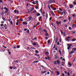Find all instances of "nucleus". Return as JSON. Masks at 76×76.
Segmentation results:
<instances>
[{
  "label": "nucleus",
  "mask_w": 76,
  "mask_h": 76,
  "mask_svg": "<svg viewBox=\"0 0 76 76\" xmlns=\"http://www.w3.org/2000/svg\"><path fill=\"white\" fill-rule=\"evenodd\" d=\"M1 23H4V21H2L1 22Z\"/></svg>",
  "instance_id": "56"
},
{
  "label": "nucleus",
  "mask_w": 76,
  "mask_h": 76,
  "mask_svg": "<svg viewBox=\"0 0 76 76\" xmlns=\"http://www.w3.org/2000/svg\"><path fill=\"white\" fill-rule=\"evenodd\" d=\"M56 62L58 64H60V61H59V60H57L56 61Z\"/></svg>",
  "instance_id": "12"
},
{
  "label": "nucleus",
  "mask_w": 76,
  "mask_h": 76,
  "mask_svg": "<svg viewBox=\"0 0 76 76\" xmlns=\"http://www.w3.org/2000/svg\"><path fill=\"white\" fill-rule=\"evenodd\" d=\"M73 4H74L75 5H76V2H74L73 3Z\"/></svg>",
  "instance_id": "50"
},
{
  "label": "nucleus",
  "mask_w": 76,
  "mask_h": 76,
  "mask_svg": "<svg viewBox=\"0 0 76 76\" xmlns=\"http://www.w3.org/2000/svg\"><path fill=\"white\" fill-rule=\"evenodd\" d=\"M54 64H57V62H56V61H55L54 62Z\"/></svg>",
  "instance_id": "45"
},
{
  "label": "nucleus",
  "mask_w": 76,
  "mask_h": 76,
  "mask_svg": "<svg viewBox=\"0 0 76 76\" xmlns=\"http://www.w3.org/2000/svg\"><path fill=\"white\" fill-rule=\"evenodd\" d=\"M41 19H42L41 17H40L39 18V20H41Z\"/></svg>",
  "instance_id": "64"
},
{
  "label": "nucleus",
  "mask_w": 76,
  "mask_h": 76,
  "mask_svg": "<svg viewBox=\"0 0 76 76\" xmlns=\"http://www.w3.org/2000/svg\"><path fill=\"white\" fill-rule=\"evenodd\" d=\"M40 66L42 67H43V68H45V67L43 66V65H41Z\"/></svg>",
  "instance_id": "53"
},
{
  "label": "nucleus",
  "mask_w": 76,
  "mask_h": 76,
  "mask_svg": "<svg viewBox=\"0 0 76 76\" xmlns=\"http://www.w3.org/2000/svg\"><path fill=\"white\" fill-rule=\"evenodd\" d=\"M52 9L53 10H56V8L54 7H53Z\"/></svg>",
  "instance_id": "23"
},
{
  "label": "nucleus",
  "mask_w": 76,
  "mask_h": 76,
  "mask_svg": "<svg viewBox=\"0 0 76 76\" xmlns=\"http://www.w3.org/2000/svg\"><path fill=\"white\" fill-rule=\"evenodd\" d=\"M57 11L58 13H61V12H60V11H59V10H57Z\"/></svg>",
  "instance_id": "40"
},
{
  "label": "nucleus",
  "mask_w": 76,
  "mask_h": 76,
  "mask_svg": "<svg viewBox=\"0 0 76 76\" xmlns=\"http://www.w3.org/2000/svg\"><path fill=\"white\" fill-rule=\"evenodd\" d=\"M59 53H60V55H61V50H59Z\"/></svg>",
  "instance_id": "28"
},
{
  "label": "nucleus",
  "mask_w": 76,
  "mask_h": 76,
  "mask_svg": "<svg viewBox=\"0 0 76 76\" xmlns=\"http://www.w3.org/2000/svg\"><path fill=\"white\" fill-rule=\"evenodd\" d=\"M69 38L68 37H66V41H68V40H69Z\"/></svg>",
  "instance_id": "38"
},
{
  "label": "nucleus",
  "mask_w": 76,
  "mask_h": 76,
  "mask_svg": "<svg viewBox=\"0 0 76 76\" xmlns=\"http://www.w3.org/2000/svg\"><path fill=\"white\" fill-rule=\"evenodd\" d=\"M75 52L72 50V51L70 52V54H73Z\"/></svg>",
  "instance_id": "7"
},
{
  "label": "nucleus",
  "mask_w": 76,
  "mask_h": 76,
  "mask_svg": "<svg viewBox=\"0 0 76 76\" xmlns=\"http://www.w3.org/2000/svg\"><path fill=\"white\" fill-rule=\"evenodd\" d=\"M40 15H40V14H39V13H37V16H40Z\"/></svg>",
  "instance_id": "29"
},
{
  "label": "nucleus",
  "mask_w": 76,
  "mask_h": 76,
  "mask_svg": "<svg viewBox=\"0 0 76 76\" xmlns=\"http://www.w3.org/2000/svg\"><path fill=\"white\" fill-rule=\"evenodd\" d=\"M8 11H5V13H7V15H8Z\"/></svg>",
  "instance_id": "21"
},
{
  "label": "nucleus",
  "mask_w": 76,
  "mask_h": 76,
  "mask_svg": "<svg viewBox=\"0 0 76 76\" xmlns=\"http://www.w3.org/2000/svg\"><path fill=\"white\" fill-rule=\"evenodd\" d=\"M37 11H36V10H35L33 12V13H37Z\"/></svg>",
  "instance_id": "26"
},
{
  "label": "nucleus",
  "mask_w": 76,
  "mask_h": 76,
  "mask_svg": "<svg viewBox=\"0 0 76 76\" xmlns=\"http://www.w3.org/2000/svg\"><path fill=\"white\" fill-rule=\"evenodd\" d=\"M58 56H56V57H55V59H58Z\"/></svg>",
  "instance_id": "25"
},
{
  "label": "nucleus",
  "mask_w": 76,
  "mask_h": 76,
  "mask_svg": "<svg viewBox=\"0 0 76 76\" xmlns=\"http://www.w3.org/2000/svg\"><path fill=\"white\" fill-rule=\"evenodd\" d=\"M75 41H76V39L75 38H73L72 39V41L73 42Z\"/></svg>",
  "instance_id": "17"
},
{
  "label": "nucleus",
  "mask_w": 76,
  "mask_h": 76,
  "mask_svg": "<svg viewBox=\"0 0 76 76\" xmlns=\"http://www.w3.org/2000/svg\"><path fill=\"white\" fill-rule=\"evenodd\" d=\"M28 21H30V20H31V19H32L31 18V17H28Z\"/></svg>",
  "instance_id": "13"
},
{
  "label": "nucleus",
  "mask_w": 76,
  "mask_h": 76,
  "mask_svg": "<svg viewBox=\"0 0 76 76\" xmlns=\"http://www.w3.org/2000/svg\"><path fill=\"white\" fill-rule=\"evenodd\" d=\"M10 23L12 25L13 24V22H12V21H10Z\"/></svg>",
  "instance_id": "60"
},
{
  "label": "nucleus",
  "mask_w": 76,
  "mask_h": 76,
  "mask_svg": "<svg viewBox=\"0 0 76 76\" xmlns=\"http://www.w3.org/2000/svg\"><path fill=\"white\" fill-rule=\"evenodd\" d=\"M19 12L18 11H17L16 13H17V14H18V13H19Z\"/></svg>",
  "instance_id": "59"
},
{
  "label": "nucleus",
  "mask_w": 76,
  "mask_h": 76,
  "mask_svg": "<svg viewBox=\"0 0 76 76\" xmlns=\"http://www.w3.org/2000/svg\"><path fill=\"white\" fill-rule=\"evenodd\" d=\"M70 18H71V17H70L69 16V18H68V19L69 21H70L71 20V19H70Z\"/></svg>",
  "instance_id": "34"
},
{
  "label": "nucleus",
  "mask_w": 76,
  "mask_h": 76,
  "mask_svg": "<svg viewBox=\"0 0 76 76\" xmlns=\"http://www.w3.org/2000/svg\"><path fill=\"white\" fill-rule=\"evenodd\" d=\"M67 75H68V76H70V73L69 72H67Z\"/></svg>",
  "instance_id": "44"
},
{
  "label": "nucleus",
  "mask_w": 76,
  "mask_h": 76,
  "mask_svg": "<svg viewBox=\"0 0 76 76\" xmlns=\"http://www.w3.org/2000/svg\"><path fill=\"white\" fill-rule=\"evenodd\" d=\"M30 48L31 49H34L35 50V48L32 47H31Z\"/></svg>",
  "instance_id": "51"
},
{
  "label": "nucleus",
  "mask_w": 76,
  "mask_h": 76,
  "mask_svg": "<svg viewBox=\"0 0 76 76\" xmlns=\"http://www.w3.org/2000/svg\"><path fill=\"white\" fill-rule=\"evenodd\" d=\"M4 26V24H1V26Z\"/></svg>",
  "instance_id": "49"
},
{
  "label": "nucleus",
  "mask_w": 76,
  "mask_h": 76,
  "mask_svg": "<svg viewBox=\"0 0 76 76\" xmlns=\"http://www.w3.org/2000/svg\"><path fill=\"white\" fill-rule=\"evenodd\" d=\"M17 11H16V10H15L14 11V13H16V12H17Z\"/></svg>",
  "instance_id": "47"
},
{
  "label": "nucleus",
  "mask_w": 76,
  "mask_h": 76,
  "mask_svg": "<svg viewBox=\"0 0 76 76\" xmlns=\"http://www.w3.org/2000/svg\"><path fill=\"white\" fill-rule=\"evenodd\" d=\"M61 18H63V17L60 16V17H59L58 18V19H61Z\"/></svg>",
  "instance_id": "32"
},
{
  "label": "nucleus",
  "mask_w": 76,
  "mask_h": 76,
  "mask_svg": "<svg viewBox=\"0 0 76 76\" xmlns=\"http://www.w3.org/2000/svg\"><path fill=\"white\" fill-rule=\"evenodd\" d=\"M36 26H33V29H35V27H36Z\"/></svg>",
  "instance_id": "63"
},
{
  "label": "nucleus",
  "mask_w": 76,
  "mask_h": 76,
  "mask_svg": "<svg viewBox=\"0 0 76 76\" xmlns=\"http://www.w3.org/2000/svg\"><path fill=\"white\" fill-rule=\"evenodd\" d=\"M19 25V23H18V22H17L16 23V25Z\"/></svg>",
  "instance_id": "52"
},
{
  "label": "nucleus",
  "mask_w": 76,
  "mask_h": 76,
  "mask_svg": "<svg viewBox=\"0 0 76 76\" xmlns=\"http://www.w3.org/2000/svg\"><path fill=\"white\" fill-rule=\"evenodd\" d=\"M50 40H48V44H50Z\"/></svg>",
  "instance_id": "41"
},
{
  "label": "nucleus",
  "mask_w": 76,
  "mask_h": 76,
  "mask_svg": "<svg viewBox=\"0 0 76 76\" xmlns=\"http://www.w3.org/2000/svg\"><path fill=\"white\" fill-rule=\"evenodd\" d=\"M20 21H23V19H22V18H20Z\"/></svg>",
  "instance_id": "42"
},
{
  "label": "nucleus",
  "mask_w": 76,
  "mask_h": 76,
  "mask_svg": "<svg viewBox=\"0 0 76 76\" xmlns=\"http://www.w3.org/2000/svg\"><path fill=\"white\" fill-rule=\"evenodd\" d=\"M69 7L70 9H72V8H73V5H72L70 4L69 5Z\"/></svg>",
  "instance_id": "15"
},
{
  "label": "nucleus",
  "mask_w": 76,
  "mask_h": 76,
  "mask_svg": "<svg viewBox=\"0 0 76 76\" xmlns=\"http://www.w3.org/2000/svg\"><path fill=\"white\" fill-rule=\"evenodd\" d=\"M32 3L34 4H36V3H35V1H33V2H32Z\"/></svg>",
  "instance_id": "35"
},
{
  "label": "nucleus",
  "mask_w": 76,
  "mask_h": 76,
  "mask_svg": "<svg viewBox=\"0 0 76 76\" xmlns=\"http://www.w3.org/2000/svg\"><path fill=\"white\" fill-rule=\"evenodd\" d=\"M38 62H39V61H34V62H33V63H38Z\"/></svg>",
  "instance_id": "22"
},
{
  "label": "nucleus",
  "mask_w": 76,
  "mask_h": 76,
  "mask_svg": "<svg viewBox=\"0 0 76 76\" xmlns=\"http://www.w3.org/2000/svg\"><path fill=\"white\" fill-rule=\"evenodd\" d=\"M71 47H68L67 48V49L68 50H69V49H70V48Z\"/></svg>",
  "instance_id": "48"
},
{
  "label": "nucleus",
  "mask_w": 76,
  "mask_h": 76,
  "mask_svg": "<svg viewBox=\"0 0 76 76\" xmlns=\"http://www.w3.org/2000/svg\"><path fill=\"white\" fill-rule=\"evenodd\" d=\"M69 30H72V28L71 27H69Z\"/></svg>",
  "instance_id": "46"
},
{
  "label": "nucleus",
  "mask_w": 76,
  "mask_h": 76,
  "mask_svg": "<svg viewBox=\"0 0 76 76\" xmlns=\"http://www.w3.org/2000/svg\"><path fill=\"white\" fill-rule=\"evenodd\" d=\"M27 32L29 34V29H28L27 31Z\"/></svg>",
  "instance_id": "36"
},
{
  "label": "nucleus",
  "mask_w": 76,
  "mask_h": 76,
  "mask_svg": "<svg viewBox=\"0 0 76 76\" xmlns=\"http://www.w3.org/2000/svg\"><path fill=\"white\" fill-rule=\"evenodd\" d=\"M2 19L4 21H5V22L6 21V19H5L4 18H2Z\"/></svg>",
  "instance_id": "18"
},
{
  "label": "nucleus",
  "mask_w": 76,
  "mask_h": 76,
  "mask_svg": "<svg viewBox=\"0 0 76 76\" xmlns=\"http://www.w3.org/2000/svg\"><path fill=\"white\" fill-rule=\"evenodd\" d=\"M66 21H67V20H64V22H66Z\"/></svg>",
  "instance_id": "62"
},
{
  "label": "nucleus",
  "mask_w": 76,
  "mask_h": 76,
  "mask_svg": "<svg viewBox=\"0 0 76 76\" xmlns=\"http://www.w3.org/2000/svg\"><path fill=\"white\" fill-rule=\"evenodd\" d=\"M4 9L5 10H6V11H8L9 10V9L7 8L6 7H4Z\"/></svg>",
  "instance_id": "11"
},
{
  "label": "nucleus",
  "mask_w": 76,
  "mask_h": 76,
  "mask_svg": "<svg viewBox=\"0 0 76 76\" xmlns=\"http://www.w3.org/2000/svg\"><path fill=\"white\" fill-rule=\"evenodd\" d=\"M45 36L47 37V36H48V33L46 32V33L45 34Z\"/></svg>",
  "instance_id": "20"
},
{
  "label": "nucleus",
  "mask_w": 76,
  "mask_h": 76,
  "mask_svg": "<svg viewBox=\"0 0 76 76\" xmlns=\"http://www.w3.org/2000/svg\"><path fill=\"white\" fill-rule=\"evenodd\" d=\"M0 3H3V1L0 0Z\"/></svg>",
  "instance_id": "61"
},
{
  "label": "nucleus",
  "mask_w": 76,
  "mask_h": 76,
  "mask_svg": "<svg viewBox=\"0 0 76 76\" xmlns=\"http://www.w3.org/2000/svg\"><path fill=\"white\" fill-rule=\"evenodd\" d=\"M45 54H46V55H47L48 54H49V53L47 52H45Z\"/></svg>",
  "instance_id": "16"
},
{
  "label": "nucleus",
  "mask_w": 76,
  "mask_h": 76,
  "mask_svg": "<svg viewBox=\"0 0 76 76\" xmlns=\"http://www.w3.org/2000/svg\"><path fill=\"white\" fill-rule=\"evenodd\" d=\"M48 7L49 9L50 10H51V8H50V5H48Z\"/></svg>",
  "instance_id": "58"
},
{
  "label": "nucleus",
  "mask_w": 76,
  "mask_h": 76,
  "mask_svg": "<svg viewBox=\"0 0 76 76\" xmlns=\"http://www.w3.org/2000/svg\"><path fill=\"white\" fill-rule=\"evenodd\" d=\"M59 44H60V43L59 42H58L57 43V45H59Z\"/></svg>",
  "instance_id": "54"
},
{
  "label": "nucleus",
  "mask_w": 76,
  "mask_h": 76,
  "mask_svg": "<svg viewBox=\"0 0 76 76\" xmlns=\"http://www.w3.org/2000/svg\"><path fill=\"white\" fill-rule=\"evenodd\" d=\"M39 23H40L38 22L36 24V26H38V25H39Z\"/></svg>",
  "instance_id": "27"
},
{
  "label": "nucleus",
  "mask_w": 76,
  "mask_h": 76,
  "mask_svg": "<svg viewBox=\"0 0 76 76\" xmlns=\"http://www.w3.org/2000/svg\"><path fill=\"white\" fill-rule=\"evenodd\" d=\"M72 28H75V27H76V24H74L72 26Z\"/></svg>",
  "instance_id": "5"
},
{
  "label": "nucleus",
  "mask_w": 76,
  "mask_h": 76,
  "mask_svg": "<svg viewBox=\"0 0 76 76\" xmlns=\"http://www.w3.org/2000/svg\"><path fill=\"white\" fill-rule=\"evenodd\" d=\"M47 72V71H42L41 73H42L44 74V73H45Z\"/></svg>",
  "instance_id": "9"
},
{
  "label": "nucleus",
  "mask_w": 76,
  "mask_h": 76,
  "mask_svg": "<svg viewBox=\"0 0 76 76\" xmlns=\"http://www.w3.org/2000/svg\"><path fill=\"white\" fill-rule=\"evenodd\" d=\"M17 48H20V46H19V45H18L17 46Z\"/></svg>",
  "instance_id": "37"
},
{
  "label": "nucleus",
  "mask_w": 76,
  "mask_h": 76,
  "mask_svg": "<svg viewBox=\"0 0 76 76\" xmlns=\"http://www.w3.org/2000/svg\"><path fill=\"white\" fill-rule=\"evenodd\" d=\"M35 53H39V52L37 50H35Z\"/></svg>",
  "instance_id": "24"
},
{
  "label": "nucleus",
  "mask_w": 76,
  "mask_h": 76,
  "mask_svg": "<svg viewBox=\"0 0 76 76\" xmlns=\"http://www.w3.org/2000/svg\"><path fill=\"white\" fill-rule=\"evenodd\" d=\"M68 64L69 67H71L72 66V64H71L70 62H69Z\"/></svg>",
  "instance_id": "2"
},
{
  "label": "nucleus",
  "mask_w": 76,
  "mask_h": 76,
  "mask_svg": "<svg viewBox=\"0 0 76 76\" xmlns=\"http://www.w3.org/2000/svg\"><path fill=\"white\" fill-rule=\"evenodd\" d=\"M37 42H34L33 43V45L35 46L37 45Z\"/></svg>",
  "instance_id": "6"
},
{
  "label": "nucleus",
  "mask_w": 76,
  "mask_h": 76,
  "mask_svg": "<svg viewBox=\"0 0 76 76\" xmlns=\"http://www.w3.org/2000/svg\"><path fill=\"white\" fill-rule=\"evenodd\" d=\"M59 10L60 11V12H62V11H63V10H62V9H61L60 8H59Z\"/></svg>",
  "instance_id": "33"
},
{
  "label": "nucleus",
  "mask_w": 76,
  "mask_h": 76,
  "mask_svg": "<svg viewBox=\"0 0 76 76\" xmlns=\"http://www.w3.org/2000/svg\"><path fill=\"white\" fill-rule=\"evenodd\" d=\"M22 24L23 25H27V24H28V22H26V21H24L22 23Z\"/></svg>",
  "instance_id": "1"
},
{
  "label": "nucleus",
  "mask_w": 76,
  "mask_h": 76,
  "mask_svg": "<svg viewBox=\"0 0 76 76\" xmlns=\"http://www.w3.org/2000/svg\"><path fill=\"white\" fill-rule=\"evenodd\" d=\"M50 13L51 14L53 15V16H55V14H54V12H53V11H50Z\"/></svg>",
  "instance_id": "4"
},
{
  "label": "nucleus",
  "mask_w": 76,
  "mask_h": 76,
  "mask_svg": "<svg viewBox=\"0 0 76 76\" xmlns=\"http://www.w3.org/2000/svg\"><path fill=\"white\" fill-rule=\"evenodd\" d=\"M50 7L52 9L53 7V5L51 4L50 5Z\"/></svg>",
  "instance_id": "39"
},
{
  "label": "nucleus",
  "mask_w": 76,
  "mask_h": 76,
  "mask_svg": "<svg viewBox=\"0 0 76 76\" xmlns=\"http://www.w3.org/2000/svg\"><path fill=\"white\" fill-rule=\"evenodd\" d=\"M56 41H58V37L56 38Z\"/></svg>",
  "instance_id": "31"
},
{
  "label": "nucleus",
  "mask_w": 76,
  "mask_h": 76,
  "mask_svg": "<svg viewBox=\"0 0 76 76\" xmlns=\"http://www.w3.org/2000/svg\"><path fill=\"white\" fill-rule=\"evenodd\" d=\"M4 15V12H1V15Z\"/></svg>",
  "instance_id": "19"
},
{
  "label": "nucleus",
  "mask_w": 76,
  "mask_h": 76,
  "mask_svg": "<svg viewBox=\"0 0 76 76\" xmlns=\"http://www.w3.org/2000/svg\"><path fill=\"white\" fill-rule=\"evenodd\" d=\"M56 23L58 25H59L60 23H61V21H59V22L58 21H56Z\"/></svg>",
  "instance_id": "3"
},
{
  "label": "nucleus",
  "mask_w": 76,
  "mask_h": 76,
  "mask_svg": "<svg viewBox=\"0 0 76 76\" xmlns=\"http://www.w3.org/2000/svg\"><path fill=\"white\" fill-rule=\"evenodd\" d=\"M38 3V1H35V3H36V4H37Z\"/></svg>",
  "instance_id": "43"
},
{
  "label": "nucleus",
  "mask_w": 76,
  "mask_h": 76,
  "mask_svg": "<svg viewBox=\"0 0 76 76\" xmlns=\"http://www.w3.org/2000/svg\"><path fill=\"white\" fill-rule=\"evenodd\" d=\"M13 68L14 69H16V66H13Z\"/></svg>",
  "instance_id": "55"
},
{
  "label": "nucleus",
  "mask_w": 76,
  "mask_h": 76,
  "mask_svg": "<svg viewBox=\"0 0 76 76\" xmlns=\"http://www.w3.org/2000/svg\"><path fill=\"white\" fill-rule=\"evenodd\" d=\"M72 17H73V18H75V17H76V15H75V14H73L72 15Z\"/></svg>",
  "instance_id": "30"
},
{
  "label": "nucleus",
  "mask_w": 76,
  "mask_h": 76,
  "mask_svg": "<svg viewBox=\"0 0 76 76\" xmlns=\"http://www.w3.org/2000/svg\"><path fill=\"white\" fill-rule=\"evenodd\" d=\"M68 45L69 46H72V44H68Z\"/></svg>",
  "instance_id": "57"
},
{
  "label": "nucleus",
  "mask_w": 76,
  "mask_h": 76,
  "mask_svg": "<svg viewBox=\"0 0 76 76\" xmlns=\"http://www.w3.org/2000/svg\"><path fill=\"white\" fill-rule=\"evenodd\" d=\"M72 50L75 52V51H76V48H72Z\"/></svg>",
  "instance_id": "10"
},
{
  "label": "nucleus",
  "mask_w": 76,
  "mask_h": 76,
  "mask_svg": "<svg viewBox=\"0 0 76 76\" xmlns=\"http://www.w3.org/2000/svg\"><path fill=\"white\" fill-rule=\"evenodd\" d=\"M55 72L57 73V75H58V76L59 75H60V73H59V72H58L56 71Z\"/></svg>",
  "instance_id": "14"
},
{
  "label": "nucleus",
  "mask_w": 76,
  "mask_h": 76,
  "mask_svg": "<svg viewBox=\"0 0 76 76\" xmlns=\"http://www.w3.org/2000/svg\"><path fill=\"white\" fill-rule=\"evenodd\" d=\"M30 9L31 11H32L33 10H34V7H30Z\"/></svg>",
  "instance_id": "8"
}]
</instances>
